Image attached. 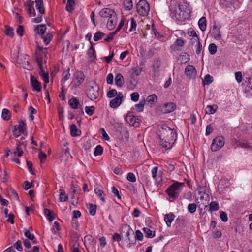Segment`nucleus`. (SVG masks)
Segmentation results:
<instances>
[{
    "label": "nucleus",
    "mask_w": 252,
    "mask_h": 252,
    "mask_svg": "<svg viewBox=\"0 0 252 252\" xmlns=\"http://www.w3.org/2000/svg\"><path fill=\"white\" fill-rule=\"evenodd\" d=\"M124 6L126 10H130L133 7V3L131 0H126L124 3Z\"/></svg>",
    "instance_id": "nucleus-42"
},
{
    "label": "nucleus",
    "mask_w": 252,
    "mask_h": 252,
    "mask_svg": "<svg viewBox=\"0 0 252 252\" xmlns=\"http://www.w3.org/2000/svg\"><path fill=\"white\" fill-rule=\"evenodd\" d=\"M103 153V148L100 145H97L95 148L94 152V155L95 156L100 155Z\"/></svg>",
    "instance_id": "nucleus-45"
},
{
    "label": "nucleus",
    "mask_w": 252,
    "mask_h": 252,
    "mask_svg": "<svg viewBox=\"0 0 252 252\" xmlns=\"http://www.w3.org/2000/svg\"><path fill=\"white\" fill-rule=\"evenodd\" d=\"M15 248L19 252L22 251V242L21 241H17L14 244Z\"/></svg>",
    "instance_id": "nucleus-56"
},
{
    "label": "nucleus",
    "mask_w": 252,
    "mask_h": 252,
    "mask_svg": "<svg viewBox=\"0 0 252 252\" xmlns=\"http://www.w3.org/2000/svg\"><path fill=\"white\" fill-rule=\"evenodd\" d=\"M209 51L210 54L214 55L217 52V46L214 43H211L209 45Z\"/></svg>",
    "instance_id": "nucleus-39"
},
{
    "label": "nucleus",
    "mask_w": 252,
    "mask_h": 252,
    "mask_svg": "<svg viewBox=\"0 0 252 252\" xmlns=\"http://www.w3.org/2000/svg\"><path fill=\"white\" fill-rule=\"evenodd\" d=\"M175 218V216L173 214H168L165 215L164 220L168 226H170L172 222Z\"/></svg>",
    "instance_id": "nucleus-25"
},
{
    "label": "nucleus",
    "mask_w": 252,
    "mask_h": 252,
    "mask_svg": "<svg viewBox=\"0 0 252 252\" xmlns=\"http://www.w3.org/2000/svg\"><path fill=\"white\" fill-rule=\"evenodd\" d=\"M24 235L29 239L32 241L33 243L35 244L36 243L35 240V237L33 234L30 232V230L25 229L24 230Z\"/></svg>",
    "instance_id": "nucleus-28"
},
{
    "label": "nucleus",
    "mask_w": 252,
    "mask_h": 252,
    "mask_svg": "<svg viewBox=\"0 0 252 252\" xmlns=\"http://www.w3.org/2000/svg\"><path fill=\"white\" fill-rule=\"evenodd\" d=\"M184 186H185V183L175 182L167 189L166 192L171 198H176L178 197Z\"/></svg>",
    "instance_id": "nucleus-4"
},
{
    "label": "nucleus",
    "mask_w": 252,
    "mask_h": 252,
    "mask_svg": "<svg viewBox=\"0 0 252 252\" xmlns=\"http://www.w3.org/2000/svg\"><path fill=\"white\" fill-rule=\"evenodd\" d=\"M157 100L158 97L156 94H152L147 97L146 101L151 106H152L154 103L157 101Z\"/></svg>",
    "instance_id": "nucleus-24"
},
{
    "label": "nucleus",
    "mask_w": 252,
    "mask_h": 252,
    "mask_svg": "<svg viewBox=\"0 0 252 252\" xmlns=\"http://www.w3.org/2000/svg\"><path fill=\"white\" fill-rule=\"evenodd\" d=\"M220 218L222 221L226 222L228 220L227 214L224 211H221L220 213Z\"/></svg>",
    "instance_id": "nucleus-52"
},
{
    "label": "nucleus",
    "mask_w": 252,
    "mask_h": 252,
    "mask_svg": "<svg viewBox=\"0 0 252 252\" xmlns=\"http://www.w3.org/2000/svg\"><path fill=\"white\" fill-rule=\"evenodd\" d=\"M87 54L91 60H94L95 58L94 55V50L92 44L90 48L88 50Z\"/></svg>",
    "instance_id": "nucleus-36"
},
{
    "label": "nucleus",
    "mask_w": 252,
    "mask_h": 252,
    "mask_svg": "<svg viewBox=\"0 0 252 252\" xmlns=\"http://www.w3.org/2000/svg\"><path fill=\"white\" fill-rule=\"evenodd\" d=\"M115 84L121 87L124 83V78L122 75L120 73L117 74L115 78Z\"/></svg>",
    "instance_id": "nucleus-23"
},
{
    "label": "nucleus",
    "mask_w": 252,
    "mask_h": 252,
    "mask_svg": "<svg viewBox=\"0 0 252 252\" xmlns=\"http://www.w3.org/2000/svg\"><path fill=\"white\" fill-rule=\"evenodd\" d=\"M39 158L40 159L41 164L42 165L46 161L47 156L43 152L40 151L39 153Z\"/></svg>",
    "instance_id": "nucleus-41"
},
{
    "label": "nucleus",
    "mask_w": 252,
    "mask_h": 252,
    "mask_svg": "<svg viewBox=\"0 0 252 252\" xmlns=\"http://www.w3.org/2000/svg\"><path fill=\"white\" fill-rule=\"evenodd\" d=\"M34 2L32 0H28L25 4L27 8V12L29 17L35 16V11L33 7Z\"/></svg>",
    "instance_id": "nucleus-13"
},
{
    "label": "nucleus",
    "mask_w": 252,
    "mask_h": 252,
    "mask_svg": "<svg viewBox=\"0 0 252 252\" xmlns=\"http://www.w3.org/2000/svg\"><path fill=\"white\" fill-rule=\"evenodd\" d=\"M60 198L59 200L61 202L66 201L68 199V196L66 194L65 191L63 189H60Z\"/></svg>",
    "instance_id": "nucleus-31"
},
{
    "label": "nucleus",
    "mask_w": 252,
    "mask_h": 252,
    "mask_svg": "<svg viewBox=\"0 0 252 252\" xmlns=\"http://www.w3.org/2000/svg\"><path fill=\"white\" fill-rule=\"evenodd\" d=\"M210 33L216 40H220L221 39L220 27L216 24L213 25L212 29L210 30Z\"/></svg>",
    "instance_id": "nucleus-10"
},
{
    "label": "nucleus",
    "mask_w": 252,
    "mask_h": 252,
    "mask_svg": "<svg viewBox=\"0 0 252 252\" xmlns=\"http://www.w3.org/2000/svg\"><path fill=\"white\" fill-rule=\"evenodd\" d=\"M46 48H43L41 47L38 46L35 52L36 54V62L39 67V74L42 77L43 80L44 81V88H46V83H47V73L45 72V68H47L46 59L45 52Z\"/></svg>",
    "instance_id": "nucleus-1"
},
{
    "label": "nucleus",
    "mask_w": 252,
    "mask_h": 252,
    "mask_svg": "<svg viewBox=\"0 0 252 252\" xmlns=\"http://www.w3.org/2000/svg\"><path fill=\"white\" fill-rule=\"evenodd\" d=\"M36 7L40 14H43L44 12L43 8V1L42 0H35Z\"/></svg>",
    "instance_id": "nucleus-29"
},
{
    "label": "nucleus",
    "mask_w": 252,
    "mask_h": 252,
    "mask_svg": "<svg viewBox=\"0 0 252 252\" xmlns=\"http://www.w3.org/2000/svg\"><path fill=\"white\" fill-rule=\"evenodd\" d=\"M104 35V33L101 32H96L95 33L94 36V40L95 41H97L101 39Z\"/></svg>",
    "instance_id": "nucleus-50"
},
{
    "label": "nucleus",
    "mask_w": 252,
    "mask_h": 252,
    "mask_svg": "<svg viewBox=\"0 0 252 252\" xmlns=\"http://www.w3.org/2000/svg\"><path fill=\"white\" fill-rule=\"evenodd\" d=\"M235 79L237 82L240 83L242 81V73L241 72L238 71L235 74Z\"/></svg>",
    "instance_id": "nucleus-63"
},
{
    "label": "nucleus",
    "mask_w": 252,
    "mask_h": 252,
    "mask_svg": "<svg viewBox=\"0 0 252 252\" xmlns=\"http://www.w3.org/2000/svg\"><path fill=\"white\" fill-rule=\"evenodd\" d=\"M60 230V225L57 221H55L52 227L51 228V231L53 233H56L58 231Z\"/></svg>",
    "instance_id": "nucleus-46"
},
{
    "label": "nucleus",
    "mask_w": 252,
    "mask_h": 252,
    "mask_svg": "<svg viewBox=\"0 0 252 252\" xmlns=\"http://www.w3.org/2000/svg\"><path fill=\"white\" fill-rule=\"evenodd\" d=\"M35 31L36 32V34L41 36L42 38L43 39L44 42L45 43V44H47V38L43 36L44 34L45 33L46 31V26L44 24H40L36 25L35 27Z\"/></svg>",
    "instance_id": "nucleus-11"
},
{
    "label": "nucleus",
    "mask_w": 252,
    "mask_h": 252,
    "mask_svg": "<svg viewBox=\"0 0 252 252\" xmlns=\"http://www.w3.org/2000/svg\"><path fill=\"white\" fill-rule=\"evenodd\" d=\"M70 128L71 136L75 137L79 136L80 134L81 131L78 130L77 126L75 124H72L70 126Z\"/></svg>",
    "instance_id": "nucleus-22"
},
{
    "label": "nucleus",
    "mask_w": 252,
    "mask_h": 252,
    "mask_svg": "<svg viewBox=\"0 0 252 252\" xmlns=\"http://www.w3.org/2000/svg\"><path fill=\"white\" fill-rule=\"evenodd\" d=\"M94 191H95V193H96V194L100 197L101 199L103 201H105V199L103 197H102V193H103V191L102 190L100 189V188H96L95 189H94Z\"/></svg>",
    "instance_id": "nucleus-49"
},
{
    "label": "nucleus",
    "mask_w": 252,
    "mask_h": 252,
    "mask_svg": "<svg viewBox=\"0 0 252 252\" xmlns=\"http://www.w3.org/2000/svg\"><path fill=\"white\" fill-rule=\"evenodd\" d=\"M73 218L72 220V224H74V221H76V219L79 218L81 215V213L80 211L78 210H75L73 212Z\"/></svg>",
    "instance_id": "nucleus-43"
},
{
    "label": "nucleus",
    "mask_w": 252,
    "mask_h": 252,
    "mask_svg": "<svg viewBox=\"0 0 252 252\" xmlns=\"http://www.w3.org/2000/svg\"><path fill=\"white\" fill-rule=\"evenodd\" d=\"M112 192L115 196H116L118 199H121V196L119 194V191L114 186L112 188Z\"/></svg>",
    "instance_id": "nucleus-60"
},
{
    "label": "nucleus",
    "mask_w": 252,
    "mask_h": 252,
    "mask_svg": "<svg viewBox=\"0 0 252 252\" xmlns=\"http://www.w3.org/2000/svg\"><path fill=\"white\" fill-rule=\"evenodd\" d=\"M89 213L91 215H94L96 213V209L95 206H93V204H90L88 207Z\"/></svg>",
    "instance_id": "nucleus-54"
},
{
    "label": "nucleus",
    "mask_w": 252,
    "mask_h": 252,
    "mask_svg": "<svg viewBox=\"0 0 252 252\" xmlns=\"http://www.w3.org/2000/svg\"><path fill=\"white\" fill-rule=\"evenodd\" d=\"M193 40H194V42H197V46L196 49V54H199L200 53L201 51L202 50V45L199 41L198 38H194Z\"/></svg>",
    "instance_id": "nucleus-44"
},
{
    "label": "nucleus",
    "mask_w": 252,
    "mask_h": 252,
    "mask_svg": "<svg viewBox=\"0 0 252 252\" xmlns=\"http://www.w3.org/2000/svg\"><path fill=\"white\" fill-rule=\"evenodd\" d=\"M26 163L29 172L31 174L34 175V173L32 170V163L30 161L28 160L26 161Z\"/></svg>",
    "instance_id": "nucleus-55"
},
{
    "label": "nucleus",
    "mask_w": 252,
    "mask_h": 252,
    "mask_svg": "<svg viewBox=\"0 0 252 252\" xmlns=\"http://www.w3.org/2000/svg\"><path fill=\"white\" fill-rule=\"evenodd\" d=\"M115 14L116 13L114 10L107 8H103L99 12V15L101 17L108 18V19Z\"/></svg>",
    "instance_id": "nucleus-14"
},
{
    "label": "nucleus",
    "mask_w": 252,
    "mask_h": 252,
    "mask_svg": "<svg viewBox=\"0 0 252 252\" xmlns=\"http://www.w3.org/2000/svg\"><path fill=\"white\" fill-rule=\"evenodd\" d=\"M127 179L128 181L131 182H135L136 181V178L135 175L133 173H129L127 176Z\"/></svg>",
    "instance_id": "nucleus-51"
},
{
    "label": "nucleus",
    "mask_w": 252,
    "mask_h": 252,
    "mask_svg": "<svg viewBox=\"0 0 252 252\" xmlns=\"http://www.w3.org/2000/svg\"><path fill=\"white\" fill-rule=\"evenodd\" d=\"M55 214L54 212L48 210V220L50 221L53 220L55 218Z\"/></svg>",
    "instance_id": "nucleus-62"
},
{
    "label": "nucleus",
    "mask_w": 252,
    "mask_h": 252,
    "mask_svg": "<svg viewBox=\"0 0 252 252\" xmlns=\"http://www.w3.org/2000/svg\"><path fill=\"white\" fill-rule=\"evenodd\" d=\"M99 87L96 83H94L93 85L90 86L88 89L87 95L88 98L91 100H94L97 99L99 95Z\"/></svg>",
    "instance_id": "nucleus-6"
},
{
    "label": "nucleus",
    "mask_w": 252,
    "mask_h": 252,
    "mask_svg": "<svg viewBox=\"0 0 252 252\" xmlns=\"http://www.w3.org/2000/svg\"><path fill=\"white\" fill-rule=\"evenodd\" d=\"M94 109H95V107L93 106H86L85 107V112L89 115H92L94 114Z\"/></svg>",
    "instance_id": "nucleus-40"
},
{
    "label": "nucleus",
    "mask_w": 252,
    "mask_h": 252,
    "mask_svg": "<svg viewBox=\"0 0 252 252\" xmlns=\"http://www.w3.org/2000/svg\"><path fill=\"white\" fill-rule=\"evenodd\" d=\"M117 22L116 14L113 15L110 18H109L107 23V28L109 30H112L116 25Z\"/></svg>",
    "instance_id": "nucleus-17"
},
{
    "label": "nucleus",
    "mask_w": 252,
    "mask_h": 252,
    "mask_svg": "<svg viewBox=\"0 0 252 252\" xmlns=\"http://www.w3.org/2000/svg\"><path fill=\"white\" fill-rule=\"evenodd\" d=\"M17 33L20 35L22 36L24 32V28L23 26H19L16 30Z\"/></svg>",
    "instance_id": "nucleus-64"
},
{
    "label": "nucleus",
    "mask_w": 252,
    "mask_h": 252,
    "mask_svg": "<svg viewBox=\"0 0 252 252\" xmlns=\"http://www.w3.org/2000/svg\"><path fill=\"white\" fill-rule=\"evenodd\" d=\"M224 139L222 136H218L213 140L211 145V150L216 152L221 149L224 145Z\"/></svg>",
    "instance_id": "nucleus-7"
},
{
    "label": "nucleus",
    "mask_w": 252,
    "mask_h": 252,
    "mask_svg": "<svg viewBox=\"0 0 252 252\" xmlns=\"http://www.w3.org/2000/svg\"><path fill=\"white\" fill-rule=\"evenodd\" d=\"M125 119L126 121L129 124V125L134 126L135 123V118L131 114H128L126 117Z\"/></svg>",
    "instance_id": "nucleus-33"
},
{
    "label": "nucleus",
    "mask_w": 252,
    "mask_h": 252,
    "mask_svg": "<svg viewBox=\"0 0 252 252\" xmlns=\"http://www.w3.org/2000/svg\"><path fill=\"white\" fill-rule=\"evenodd\" d=\"M5 34L11 37H13L14 36L13 29L8 25L5 26Z\"/></svg>",
    "instance_id": "nucleus-37"
},
{
    "label": "nucleus",
    "mask_w": 252,
    "mask_h": 252,
    "mask_svg": "<svg viewBox=\"0 0 252 252\" xmlns=\"http://www.w3.org/2000/svg\"><path fill=\"white\" fill-rule=\"evenodd\" d=\"M143 231L146 237L152 238L155 235V232L148 228H144Z\"/></svg>",
    "instance_id": "nucleus-34"
},
{
    "label": "nucleus",
    "mask_w": 252,
    "mask_h": 252,
    "mask_svg": "<svg viewBox=\"0 0 252 252\" xmlns=\"http://www.w3.org/2000/svg\"><path fill=\"white\" fill-rule=\"evenodd\" d=\"M176 105L173 102L163 104L159 106V110L163 113H168L175 110Z\"/></svg>",
    "instance_id": "nucleus-9"
},
{
    "label": "nucleus",
    "mask_w": 252,
    "mask_h": 252,
    "mask_svg": "<svg viewBox=\"0 0 252 252\" xmlns=\"http://www.w3.org/2000/svg\"><path fill=\"white\" fill-rule=\"evenodd\" d=\"M16 145V150L14 152V153L15 155H17L18 157H20L23 155V148H24L25 145L23 142H20L19 141L17 142Z\"/></svg>",
    "instance_id": "nucleus-18"
},
{
    "label": "nucleus",
    "mask_w": 252,
    "mask_h": 252,
    "mask_svg": "<svg viewBox=\"0 0 252 252\" xmlns=\"http://www.w3.org/2000/svg\"><path fill=\"white\" fill-rule=\"evenodd\" d=\"M74 5L75 2L74 0H68L66 6V10L69 12H72L74 9Z\"/></svg>",
    "instance_id": "nucleus-30"
},
{
    "label": "nucleus",
    "mask_w": 252,
    "mask_h": 252,
    "mask_svg": "<svg viewBox=\"0 0 252 252\" xmlns=\"http://www.w3.org/2000/svg\"><path fill=\"white\" fill-rule=\"evenodd\" d=\"M117 95V91L115 89H111L108 92L107 96L109 98H112Z\"/></svg>",
    "instance_id": "nucleus-48"
},
{
    "label": "nucleus",
    "mask_w": 252,
    "mask_h": 252,
    "mask_svg": "<svg viewBox=\"0 0 252 252\" xmlns=\"http://www.w3.org/2000/svg\"><path fill=\"white\" fill-rule=\"evenodd\" d=\"M217 108V105H207L206 108V113H209L210 114H213L215 113Z\"/></svg>",
    "instance_id": "nucleus-32"
},
{
    "label": "nucleus",
    "mask_w": 252,
    "mask_h": 252,
    "mask_svg": "<svg viewBox=\"0 0 252 252\" xmlns=\"http://www.w3.org/2000/svg\"><path fill=\"white\" fill-rule=\"evenodd\" d=\"M122 94L119 93L116 97L110 102V107L113 108L118 107L122 103Z\"/></svg>",
    "instance_id": "nucleus-16"
},
{
    "label": "nucleus",
    "mask_w": 252,
    "mask_h": 252,
    "mask_svg": "<svg viewBox=\"0 0 252 252\" xmlns=\"http://www.w3.org/2000/svg\"><path fill=\"white\" fill-rule=\"evenodd\" d=\"M113 75L111 73L108 74L106 78L107 83L109 84H113Z\"/></svg>",
    "instance_id": "nucleus-58"
},
{
    "label": "nucleus",
    "mask_w": 252,
    "mask_h": 252,
    "mask_svg": "<svg viewBox=\"0 0 252 252\" xmlns=\"http://www.w3.org/2000/svg\"><path fill=\"white\" fill-rule=\"evenodd\" d=\"M130 96L132 101L137 102L139 99V95L138 93L134 92L131 94Z\"/></svg>",
    "instance_id": "nucleus-53"
},
{
    "label": "nucleus",
    "mask_w": 252,
    "mask_h": 252,
    "mask_svg": "<svg viewBox=\"0 0 252 252\" xmlns=\"http://www.w3.org/2000/svg\"><path fill=\"white\" fill-rule=\"evenodd\" d=\"M198 26L202 31H205L206 29V19L205 17H201L198 21Z\"/></svg>",
    "instance_id": "nucleus-26"
},
{
    "label": "nucleus",
    "mask_w": 252,
    "mask_h": 252,
    "mask_svg": "<svg viewBox=\"0 0 252 252\" xmlns=\"http://www.w3.org/2000/svg\"><path fill=\"white\" fill-rule=\"evenodd\" d=\"M188 211L191 213H193L196 211V205L195 203L189 204L188 206Z\"/></svg>",
    "instance_id": "nucleus-47"
},
{
    "label": "nucleus",
    "mask_w": 252,
    "mask_h": 252,
    "mask_svg": "<svg viewBox=\"0 0 252 252\" xmlns=\"http://www.w3.org/2000/svg\"><path fill=\"white\" fill-rule=\"evenodd\" d=\"M138 14L141 16H146L150 11L149 3L145 0H140L136 5Z\"/></svg>",
    "instance_id": "nucleus-5"
},
{
    "label": "nucleus",
    "mask_w": 252,
    "mask_h": 252,
    "mask_svg": "<svg viewBox=\"0 0 252 252\" xmlns=\"http://www.w3.org/2000/svg\"><path fill=\"white\" fill-rule=\"evenodd\" d=\"M158 143L162 148H164L166 150L171 149L173 146V144L174 143V142H170L167 140H162V139L159 138Z\"/></svg>",
    "instance_id": "nucleus-20"
},
{
    "label": "nucleus",
    "mask_w": 252,
    "mask_h": 252,
    "mask_svg": "<svg viewBox=\"0 0 252 252\" xmlns=\"http://www.w3.org/2000/svg\"><path fill=\"white\" fill-rule=\"evenodd\" d=\"M159 138L163 140H167L171 142H175L177 136L173 129L166 126H163L159 130Z\"/></svg>",
    "instance_id": "nucleus-3"
},
{
    "label": "nucleus",
    "mask_w": 252,
    "mask_h": 252,
    "mask_svg": "<svg viewBox=\"0 0 252 252\" xmlns=\"http://www.w3.org/2000/svg\"><path fill=\"white\" fill-rule=\"evenodd\" d=\"M136 234V238L139 241H142L143 240V235L141 232L138 230L135 232Z\"/></svg>",
    "instance_id": "nucleus-59"
},
{
    "label": "nucleus",
    "mask_w": 252,
    "mask_h": 252,
    "mask_svg": "<svg viewBox=\"0 0 252 252\" xmlns=\"http://www.w3.org/2000/svg\"><path fill=\"white\" fill-rule=\"evenodd\" d=\"M68 103L71 108L73 109H77L80 107L79 101L75 97H72L69 100Z\"/></svg>",
    "instance_id": "nucleus-21"
},
{
    "label": "nucleus",
    "mask_w": 252,
    "mask_h": 252,
    "mask_svg": "<svg viewBox=\"0 0 252 252\" xmlns=\"http://www.w3.org/2000/svg\"><path fill=\"white\" fill-rule=\"evenodd\" d=\"M145 103V100H143L140 101L138 104H136L135 106L136 110L138 112H142L143 110Z\"/></svg>",
    "instance_id": "nucleus-38"
},
{
    "label": "nucleus",
    "mask_w": 252,
    "mask_h": 252,
    "mask_svg": "<svg viewBox=\"0 0 252 252\" xmlns=\"http://www.w3.org/2000/svg\"><path fill=\"white\" fill-rule=\"evenodd\" d=\"M1 117L4 120H8L10 118V111L7 109H3L2 112Z\"/></svg>",
    "instance_id": "nucleus-35"
},
{
    "label": "nucleus",
    "mask_w": 252,
    "mask_h": 252,
    "mask_svg": "<svg viewBox=\"0 0 252 252\" xmlns=\"http://www.w3.org/2000/svg\"><path fill=\"white\" fill-rule=\"evenodd\" d=\"M25 128V124L23 121H21L19 124L14 126L13 130V135L15 137H18L21 133L24 132Z\"/></svg>",
    "instance_id": "nucleus-12"
},
{
    "label": "nucleus",
    "mask_w": 252,
    "mask_h": 252,
    "mask_svg": "<svg viewBox=\"0 0 252 252\" xmlns=\"http://www.w3.org/2000/svg\"><path fill=\"white\" fill-rule=\"evenodd\" d=\"M136 24L134 21V19L132 18L130 19V28L129 29L130 31H134L136 29Z\"/></svg>",
    "instance_id": "nucleus-57"
},
{
    "label": "nucleus",
    "mask_w": 252,
    "mask_h": 252,
    "mask_svg": "<svg viewBox=\"0 0 252 252\" xmlns=\"http://www.w3.org/2000/svg\"><path fill=\"white\" fill-rule=\"evenodd\" d=\"M208 211L210 212L213 211H216L219 210V204L216 201L211 202L209 205Z\"/></svg>",
    "instance_id": "nucleus-27"
},
{
    "label": "nucleus",
    "mask_w": 252,
    "mask_h": 252,
    "mask_svg": "<svg viewBox=\"0 0 252 252\" xmlns=\"http://www.w3.org/2000/svg\"><path fill=\"white\" fill-rule=\"evenodd\" d=\"M185 72L189 78H194L196 75V69L192 65H188L185 68Z\"/></svg>",
    "instance_id": "nucleus-15"
},
{
    "label": "nucleus",
    "mask_w": 252,
    "mask_h": 252,
    "mask_svg": "<svg viewBox=\"0 0 252 252\" xmlns=\"http://www.w3.org/2000/svg\"><path fill=\"white\" fill-rule=\"evenodd\" d=\"M31 83L33 89L40 92L41 89L40 83L37 81L36 78L33 76L31 77Z\"/></svg>",
    "instance_id": "nucleus-19"
},
{
    "label": "nucleus",
    "mask_w": 252,
    "mask_h": 252,
    "mask_svg": "<svg viewBox=\"0 0 252 252\" xmlns=\"http://www.w3.org/2000/svg\"><path fill=\"white\" fill-rule=\"evenodd\" d=\"M173 14L177 20L184 21L189 18L190 11L185 3H180L172 10Z\"/></svg>",
    "instance_id": "nucleus-2"
},
{
    "label": "nucleus",
    "mask_w": 252,
    "mask_h": 252,
    "mask_svg": "<svg viewBox=\"0 0 252 252\" xmlns=\"http://www.w3.org/2000/svg\"><path fill=\"white\" fill-rule=\"evenodd\" d=\"M84 78L85 75L82 72H76L71 83L72 88H75L78 87L83 82Z\"/></svg>",
    "instance_id": "nucleus-8"
},
{
    "label": "nucleus",
    "mask_w": 252,
    "mask_h": 252,
    "mask_svg": "<svg viewBox=\"0 0 252 252\" xmlns=\"http://www.w3.org/2000/svg\"><path fill=\"white\" fill-rule=\"evenodd\" d=\"M204 81L207 84H209L213 81V78L211 75L207 74L204 77Z\"/></svg>",
    "instance_id": "nucleus-61"
}]
</instances>
